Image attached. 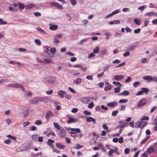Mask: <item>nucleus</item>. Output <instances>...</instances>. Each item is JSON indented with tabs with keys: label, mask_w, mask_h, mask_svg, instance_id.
Segmentation results:
<instances>
[{
	"label": "nucleus",
	"mask_w": 157,
	"mask_h": 157,
	"mask_svg": "<svg viewBox=\"0 0 157 157\" xmlns=\"http://www.w3.org/2000/svg\"><path fill=\"white\" fill-rule=\"evenodd\" d=\"M138 47L137 45H130L127 48V49L129 51H131L135 49L136 47Z\"/></svg>",
	"instance_id": "aec40b11"
},
{
	"label": "nucleus",
	"mask_w": 157,
	"mask_h": 157,
	"mask_svg": "<svg viewBox=\"0 0 157 157\" xmlns=\"http://www.w3.org/2000/svg\"><path fill=\"white\" fill-rule=\"evenodd\" d=\"M45 49L46 50L45 52V53H47V54H48V55H44V56L45 57H49V56L50 54L49 53V48H48V46H45Z\"/></svg>",
	"instance_id": "412c9836"
},
{
	"label": "nucleus",
	"mask_w": 157,
	"mask_h": 157,
	"mask_svg": "<svg viewBox=\"0 0 157 157\" xmlns=\"http://www.w3.org/2000/svg\"><path fill=\"white\" fill-rule=\"evenodd\" d=\"M99 48L98 47H97L93 50V52L94 53H97L99 52Z\"/></svg>",
	"instance_id": "f704fd0d"
},
{
	"label": "nucleus",
	"mask_w": 157,
	"mask_h": 157,
	"mask_svg": "<svg viewBox=\"0 0 157 157\" xmlns=\"http://www.w3.org/2000/svg\"><path fill=\"white\" fill-rule=\"evenodd\" d=\"M58 27L56 25H52L50 27V29L51 30H55L57 29Z\"/></svg>",
	"instance_id": "4be33fe9"
},
{
	"label": "nucleus",
	"mask_w": 157,
	"mask_h": 157,
	"mask_svg": "<svg viewBox=\"0 0 157 157\" xmlns=\"http://www.w3.org/2000/svg\"><path fill=\"white\" fill-rule=\"evenodd\" d=\"M121 88L120 87H116L114 89V92L118 93L120 91Z\"/></svg>",
	"instance_id": "de8ad7c7"
},
{
	"label": "nucleus",
	"mask_w": 157,
	"mask_h": 157,
	"mask_svg": "<svg viewBox=\"0 0 157 157\" xmlns=\"http://www.w3.org/2000/svg\"><path fill=\"white\" fill-rule=\"evenodd\" d=\"M141 90H142L143 93H144L146 94H148V92L149 91V90L147 88L142 87L141 88Z\"/></svg>",
	"instance_id": "a878e982"
},
{
	"label": "nucleus",
	"mask_w": 157,
	"mask_h": 157,
	"mask_svg": "<svg viewBox=\"0 0 157 157\" xmlns=\"http://www.w3.org/2000/svg\"><path fill=\"white\" fill-rule=\"evenodd\" d=\"M150 136H147L146 138H145L144 139L142 140L141 142V143L142 144H144L145 143L147 140L149 138Z\"/></svg>",
	"instance_id": "8fccbe9b"
},
{
	"label": "nucleus",
	"mask_w": 157,
	"mask_h": 157,
	"mask_svg": "<svg viewBox=\"0 0 157 157\" xmlns=\"http://www.w3.org/2000/svg\"><path fill=\"white\" fill-rule=\"evenodd\" d=\"M66 92L62 90H60L58 92V94L61 98L64 97V95L66 94Z\"/></svg>",
	"instance_id": "f8f14e48"
},
{
	"label": "nucleus",
	"mask_w": 157,
	"mask_h": 157,
	"mask_svg": "<svg viewBox=\"0 0 157 157\" xmlns=\"http://www.w3.org/2000/svg\"><path fill=\"white\" fill-rule=\"evenodd\" d=\"M117 105L118 103L117 102L114 101L108 103L107 105V106L111 107H113Z\"/></svg>",
	"instance_id": "9b49d317"
},
{
	"label": "nucleus",
	"mask_w": 157,
	"mask_h": 157,
	"mask_svg": "<svg viewBox=\"0 0 157 157\" xmlns=\"http://www.w3.org/2000/svg\"><path fill=\"white\" fill-rule=\"evenodd\" d=\"M30 102L33 104H36L38 103L37 97H34L32 98Z\"/></svg>",
	"instance_id": "4468645a"
},
{
	"label": "nucleus",
	"mask_w": 157,
	"mask_h": 157,
	"mask_svg": "<svg viewBox=\"0 0 157 157\" xmlns=\"http://www.w3.org/2000/svg\"><path fill=\"white\" fill-rule=\"evenodd\" d=\"M53 124L54 125V126L58 130H59L60 129H61V128H62V127H61L59 124H58L56 122H54L53 123Z\"/></svg>",
	"instance_id": "393cba45"
},
{
	"label": "nucleus",
	"mask_w": 157,
	"mask_h": 157,
	"mask_svg": "<svg viewBox=\"0 0 157 157\" xmlns=\"http://www.w3.org/2000/svg\"><path fill=\"white\" fill-rule=\"evenodd\" d=\"M151 81H155L156 82H157V78L154 77H151Z\"/></svg>",
	"instance_id": "774afa93"
},
{
	"label": "nucleus",
	"mask_w": 157,
	"mask_h": 157,
	"mask_svg": "<svg viewBox=\"0 0 157 157\" xmlns=\"http://www.w3.org/2000/svg\"><path fill=\"white\" fill-rule=\"evenodd\" d=\"M132 78L130 76L128 77L125 80V82L126 83L129 82L132 80Z\"/></svg>",
	"instance_id": "4d7b16f0"
},
{
	"label": "nucleus",
	"mask_w": 157,
	"mask_h": 157,
	"mask_svg": "<svg viewBox=\"0 0 157 157\" xmlns=\"http://www.w3.org/2000/svg\"><path fill=\"white\" fill-rule=\"evenodd\" d=\"M154 151V149L152 147H149L147 150V152L148 154H151Z\"/></svg>",
	"instance_id": "cd10ccee"
},
{
	"label": "nucleus",
	"mask_w": 157,
	"mask_h": 157,
	"mask_svg": "<svg viewBox=\"0 0 157 157\" xmlns=\"http://www.w3.org/2000/svg\"><path fill=\"white\" fill-rule=\"evenodd\" d=\"M105 85L106 86L105 87L104 90L105 91H108L110 90L112 88V86L108 82H106L105 83Z\"/></svg>",
	"instance_id": "423d86ee"
},
{
	"label": "nucleus",
	"mask_w": 157,
	"mask_h": 157,
	"mask_svg": "<svg viewBox=\"0 0 157 157\" xmlns=\"http://www.w3.org/2000/svg\"><path fill=\"white\" fill-rule=\"evenodd\" d=\"M43 102H49L51 100V98L49 97H43Z\"/></svg>",
	"instance_id": "a211bd4d"
},
{
	"label": "nucleus",
	"mask_w": 157,
	"mask_h": 157,
	"mask_svg": "<svg viewBox=\"0 0 157 157\" xmlns=\"http://www.w3.org/2000/svg\"><path fill=\"white\" fill-rule=\"evenodd\" d=\"M10 63L12 64H17L18 65H20V63L17 62H16V61H11L10 62Z\"/></svg>",
	"instance_id": "49530a36"
},
{
	"label": "nucleus",
	"mask_w": 157,
	"mask_h": 157,
	"mask_svg": "<svg viewBox=\"0 0 157 157\" xmlns=\"http://www.w3.org/2000/svg\"><path fill=\"white\" fill-rule=\"evenodd\" d=\"M93 98L89 97H82L80 98L81 101L86 104H87L89 102L91 101V99Z\"/></svg>",
	"instance_id": "f03ea898"
},
{
	"label": "nucleus",
	"mask_w": 157,
	"mask_h": 157,
	"mask_svg": "<svg viewBox=\"0 0 157 157\" xmlns=\"http://www.w3.org/2000/svg\"><path fill=\"white\" fill-rule=\"evenodd\" d=\"M86 121L87 122H92L93 123L95 124L96 122V120L92 117H87L86 119Z\"/></svg>",
	"instance_id": "1a4fd4ad"
},
{
	"label": "nucleus",
	"mask_w": 157,
	"mask_h": 157,
	"mask_svg": "<svg viewBox=\"0 0 157 157\" xmlns=\"http://www.w3.org/2000/svg\"><path fill=\"white\" fill-rule=\"evenodd\" d=\"M123 77L124 76L121 75H117L114 77V78L116 80L119 81L122 79Z\"/></svg>",
	"instance_id": "dca6fc26"
},
{
	"label": "nucleus",
	"mask_w": 157,
	"mask_h": 157,
	"mask_svg": "<svg viewBox=\"0 0 157 157\" xmlns=\"http://www.w3.org/2000/svg\"><path fill=\"white\" fill-rule=\"evenodd\" d=\"M106 53V50H104L100 52L99 53V55L100 56H102L105 54Z\"/></svg>",
	"instance_id": "c9c22d12"
},
{
	"label": "nucleus",
	"mask_w": 157,
	"mask_h": 157,
	"mask_svg": "<svg viewBox=\"0 0 157 157\" xmlns=\"http://www.w3.org/2000/svg\"><path fill=\"white\" fill-rule=\"evenodd\" d=\"M35 6V4L34 3L31 4L27 5H26V7L27 9H30L31 8H33V7Z\"/></svg>",
	"instance_id": "c85d7f7f"
},
{
	"label": "nucleus",
	"mask_w": 157,
	"mask_h": 157,
	"mask_svg": "<svg viewBox=\"0 0 157 157\" xmlns=\"http://www.w3.org/2000/svg\"><path fill=\"white\" fill-rule=\"evenodd\" d=\"M65 97L66 98H67L68 100H70L71 98V96L70 95H68L66 93L65 95Z\"/></svg>",
	"instance_id": "e2e57ef3"
},
{
	"label": "nucleus",
	"mask_w": 157,
	"mask_h": 157,
	"mask_svg": "<svg viewBox=\"0 0 157 157\" xmlns=\"http://www.w3.org/2000/svg\"><path fill=\"white\" fill-rule=\"evenodd\" d=\"M9 82V80L7 79H0V82L4 83L5 82Z\"/></svg>",
	"instance_id": "bf43d9fd"
},
{
	"label": "nucleus",
	"mask_w": 157,
	"mask_h": 157,
	"mask_svg": "<svg viewBox=\"0 0 157 157\" xmlns=\"http://www.w3.org/2000/svg\"><path fill=\"white\" fill-rule=\"evenodd\" d=\"M134 22L135 23V24L137 25H139L140 24V22L138 19H134Z\"/></svg>",
	"instance_id": "79ce46f5"
},
{
	"label": "nucleus",
	"mask_w": 157,
	"mask_h": 157,
	"mask_svg": "<svg viewBox=\"0 0 157 157\" xmlns=\"http://www.w3.org/2000/svg\"><path fill=\"white\" fill-rule=\"evenodd\" d=\"M42 122L41 121L38 120L36 121L35 122V124L38 125H41L42 124Z\"/></svg>",
	"instance_id": "ea45409f"
},
{
	"label": "nucleus",
	"mask_w": 157,
	"mask_h": 157,
	"mask_svg": "<svg viewBox=\"0 0 157 157\" xmlns=\"http://www.w3.org/2000/svg\"><path fill=\"white\" fill-rule=\"evenodd\" d=\"M94 106L93 102H91L88 105V108L90 109L92 108Z\"/></svg>",
	"instance_id": "13d9d810"
},
{
	"label": "nucleus",
	"mask_w": 157,
	"mask_h": 157,
	"mask_svg": "<svg viewBox=\"0 0 157 157\" xmlns=\"http://www.w3.org/2000/svg\"><path fill=\"white\" fill-rule=\"evenodd\" d=\"M140 128L142 129L147 124V123L145 122H140Z\"/></svg>",
	"instance_id": "5701e85b"
},
{
	"label": "nucleus",
	"mask_w": 157,
	"mask_h": 157,
	"mask_svg": "<svg viewBox=\"0 0 157 157\" xmlns=\"http://www.w3.org/2000/svg\"><path fill=\"white\" fill-rule=\"evenodd\" d=\"M37 141H38L40 142H42L43 141V137H38L37 139Z\"/></svg>",
	"instance_id": "864d4df0"
},
{
	"label": "nucleus",
	"mask_w": 157,
	"mask_h": 157,
	"mask_svg": "<svg viewBox=\"0 0 157 157\" xmlns=\"http://www.w3.org/2000/svg\"><path fill=\"white\" fill-rule=\"evenodd\" d=\"M56 51V48L54 47H53L51 48L50 50V52L52 54H54L55 53Z\"/></svg>",
	"instance_id": "c03bdc74"
},
{
	"label": "nucleus",
	"mask_w": 157,
	"mask_h": 157,
	"mask_svg": "<svg viewBox=\"0 0 157 157\" xmlns=\"http://www.w3.org/2000/svg\"><path fill=\"white\" fill-rule=\"evenodd\" d=\"M56 145L57 147L59 149H64L65 147V145L63 144H61L60 143H57L56 144Z\"/></svg>",
	"instance_id": "ddd939ff"
},
{
	"label": "nucleus",
	"mask_w": 157,
	"mask_h": 157,
	"mask_svg": "<svg viewBox=\"0 0 157 157\" xmlns=\"http://www.w3.org/2000/svg\"><path fill=\"white\" fill-rule=\"evenodd\" d=\"M128 101V100L126 99H121L120 100L119 102L120 103H125Z\"/></svg>",
	"instance_id": "58836bf2"
},
{
	"label": "nucleus",
	"mask_w": 157,
	"mask_h": 157,
	"mask_svg": "<svg viewBox=\"0 0 157 157\" xmlns=\"http://www.w3.org/2000/svg\"><path fill=\"white\" fill-rule=\"evenodd\" d=\"M54 141L53 140L49 139L48 140V141L47 142V144L48 145L49 144L54 143Z\"/></svg>",
	"instance_id": "37998d69"
},
{
	"label": "nucleus",
	"mask_w": 157,
	"mask_h": 157,
	"mask_svg": "<svg viewBox=\"0 0 157 157\" xmlns=\"http://www.w3.org/2000/svg\"><path fill=\"white\" fill-rule=\"evenodd\" d=\"M23 110V113L25 117H26L29 114V112L28 109L24 107L22 109Z\"/></svg>",
	"instance_id": "2eb2a0df"
},
{
	"label": "nucleus",
	"mask_w": 157,
	"mask_h": 157,
	"mask_svg": "<svg viewBox=\"0 0 157 157\" xmlns=\"http://www.w3.org/2000/svg\"><path fill=\"white\" fill-rule=\"evenodd\" d=\"M38 136L36 134H34L32 135L31 137L32 140L34 141H37Z\"/></svg>",
	"instance_id": "6ab92c4d"
},
{
	"label": "nucleus",
	"mask_w": 157,
	"mask_h": 157,
	"mask_svg": "<svg viewBox=\"0 0 157 157\" xmlns=\"http://www.w3.org/2000/svg\"><path fill=\"white\" fill-rule=\"evenodd\" d=\"M71 130L73 132H74L76 133V132L80 133L81 132L80 129L79 128H73L71 129Z\"/></svg>",
	"instance_id": "473e14b6"
},
{
	"label": "nucleus",
	"mask_w": 157,
	"mask_h": 157,
	"mask_svg": "<svg viewBox=\"0 0 157 157\" xmlns=\"http://www.w3.org/2000/svg\"><path fill=\"white\" fill-rule=\"evenodd\" d=\"M129 149L128 148H127L124 149V153L126 154H128L129 153Z\"/></svg>",
	"instance_id": "69168bd1"
},
{
	"label": "nucleus",
	"mask_w": 157,
	"mask_h": 157,
	"mask_svg": "<svg viewBox=\"0 0 157 157\" xmlns=\"http://www.w3.org/2000/svg\"><path fill=\"white\" fill-rule=\"evenodd\" d=\"M53 116V113L51 111H48L45 116V118L47 120H49L51 117Z\"/></svg>",
	"instance_id": "6e6552de"
},
{
	"label": "nucleus",
	"mask_w": 157,
	"mask_h": 157,
	"mask_svg": "<svg viewBox=\"0 0 157 157\" xmlns=\"http://www.w3.org/2000/svg\"><path fill=\"white\" fill-rule=\"evenodd\" d=\"M44 61L46 63H51L52 61L51 59H44Z\"/></svg>",
	"instance_id": "72a5a7b5"
},
{
	"label": "nucleus",
	"mask_w": 157,
	"mask_h": 157,
	"mask_svg": "<svg viewBox=\"0 0 157 157\" xmlns=\"http://www.w3.org/2000/svg\"><path fill=\"white\" fill-rule=\"evenodd\" d=\"M120 23V21L119 20H116L109 22V24L112 25L113 24H119Z\"/></svg>",
	"instance_id": "b1692460"
},
{
	"label": "nucleus",
	"mask_w": 157,
	"mask_h": 157,
	"mask_svg": "<svg viewBox=\"0 0 157 157\" xmlns=\"http://www.w3.org/2000/svg\"><path fill=\"white\" fill-rule=\"evenodd\" d=\"M50 4L52 6L56 7L58 9L62 10L63 9L62 6L60 4L56 2H51Z\"/></svg>",
	"instance_id": "39448f33"
},
{
	"label": "nucleus",
	"mask_w": 157,
	"mask_h": 157,
	"mask_svg": "<svg viewBox=\"0 0 157 157\" xmlns=\"http://www.w3.org/2000/svg\"><path fill=\"white\" fill-rule=\"evenodd\" d=\"M70 133L72 136L75 138L78 137V135L76 134V133H75V132H74L71 131L70 132Z\"/></svg>",
	"instance_id": "7c9ffc66"
},
{
	"label": "nucleus",
	"mask_w": 157,
	"mask_h": 157,
	"mask_svg": "<svg viewBox=\"0 0 157 157\" xmlns=\"http://www.w3.org/2000/svg\"><path fill=\"white\" fill-rule=\"evenodd\" d=\"M56 78L54 77H49L46 79V81L51 84L54 83Z\"/></svg>",
	"instance_id": "0eeeda50"
},
{
	"label": "nucleus",
	"mask_w": 157,
	"mask_h": 157,
	"mask_svg": "<svg viewBox=\"0 0 157 157\" xmlns=\"http://www.w3.org/2000/svg\"><path fill=\"white\" fill-rule=\"evenodd\" d=\"M146 99L145 98L141 99L140 101L138 103L137 106L138 107H140L144 106L146 103Z\"/></svg>",
	"instance_id": "20e7f679"
},
{
	"label": "nucleus",
	"mask_w": 157,
	"mask_h": 157,
	"mask_svg": "<svg viewBox=\"0 0 157 157\" xmlns=\"http://www.w3.org/2000/svg\"><path fill=\"white\" fill-rule=\"evenodd\" d=\"M140 84V83L139 82H136L134 83L133 86L134 87H136L137 86Z\"/></svg>",
	"instance_id": "603ef678"
},
{
	"label": "nucleus",
	"mask_w": 157,
	"mask_h": 157,
	"mask_svg": "<svg viewBox=\"0 0 157 157\" xmlns=\"http://www.w3.org/2000/svg\"><path fill=\"white\" fill-rule=\"evenodd\" d=\"M7 86L8 87H16V88H20L23 91H25V88L23 87V86L19 84H8Z\"/></svg>",
	"instance_id": "f257e3e1"
},
{
	"label": "nucleus",
	"mask_w": 157,
	"mask_h": 157,
	"mask_svg": "<svg viewBox=\"0 0 157 157\" xmlns=\"http://www.w3.org/2000/svg\"><path fill=\"white\" fill-rule=\"evenodd\" d=\"M140 121L136 122L135 124V127L136 128H140Z\"/></svg>",
	"instance_id": "3c124183"
},
{
	"label": "nucleus",
	"mask_w": 157,
	"mask_h": 157,
	"mask_svg": "<svg viewBox=\"0 0 157 157\" xmlns=\"http://www.w3.org/2000/svg\"><path fill=\"white\" fill-rule=\"evenodd\" d=\"M143 79L146 80H148L151 81V76L149 75L144 76L143 77Z\"/></svg>",
	"instance_id": "2f4dec72"
},
{
	"label": "nucleus",
	"mask_w": 157,
	"mask_h": 157,
	"mask_svg": "<svg viewBox=\"0 0 157 157\" xmlns=\"http://www.w3.org/2000/svg\"><path fill=\"white\" fill-rule=\"evenodd\" d=\"M7 24L6 22L5 21L2 19L0 18V24L1 25H5Z\"/></svg>",
	"instance_id": "a19ab883"
},
{
	"label": "nucleus",
	"mask_w": 157,
	"mask_h": 157,
	"mask_svg": "<svg viewBox=\"0 0 157 157\" xmlns=\"http://www.w3.org/2000/svg\"><path fill=\"white\" fill-rule=\"evenodd\" d=\"M129 94V92L126 90H124L122 93H120L119 95L127 96Z\"/></svg>",
	"instance_id": "bb28decb"
},
{
	"label": "nucleus",
	"mask_w": 157,
	"mask_h": 157,
	"mask_svg": "<svg viewBox=\"0 0 157 157\" xmlns=\"http://www.w3.org/2000/svg\"><path fill=\"white\" fill-rule=\"evenodd\" d=\"M11 141L10 140V139H8L7 140H5L4 141V143L6 144H10L11 142Z\"/></svg>",
	"instance_id": "338daca9"
},
{
	"label": "nucleus",
	"mask_w": 157,
	"mask_h": 157,
	"mask_svg": "<svg viewBox=\"0 0 157 157\" xmlns=\"http://www.w3.org/2000/svg\"><path fill=\"white\" fill-rule=\"evenodd\" d=\"M103 128L105 130H107L108 132H109V130H108V128L107 125L105 124H104L102 125Z\"/></svg>",
	"instance_id": "a18cd8bd"
},
{
	"label": "nucleus",
	"mask_w": 157,
	"mask_h": 157,
	"mask_svg": "<svg viewBox=\"0 0 157 157\" xmlns=\"http://www.w3.org/2000/svg\"><path fill=\"white\" fill-rule=\"evenodd\" d=\"M130 54V52H129L127 51L124 53L123 56L124 57H126L129 56Z\"/></svg>",
	"instance_id": "0e129e2a"
},
{
	"label": "nucleus",
	"mask_w": 157,
	"mask_h": 157,
	"mask_svg": "<svg viewBox=\"0 0 157 157\" xmlns=\"http://www.w3.org/2000/svg\"><path fill=\"white\" fill-rule=\"evenodd\" d=\"M84 114L86 115H91L90 112L88 111L87 110H85L84 112Z\"/></svg>",
	"instance_id": "680f3d73"
},
{
	"label": "nucleus",
	"mask_w": 157,
	"mask_h": 157,
	"mask_svg": "<svg viewBox=\"0 0 157 157\" xmlns=\"http://www.w3.org/2000/svg\"><path fill=\"white\" fill-rule=\"evenodd\" d=\"M77 121V119H75L71 117H68V120L67 121V123L68 124L72 122L75 123Z\"/></svg>",
	"instance_id": "9d476101"
},
{
	"label": "nucleus",
	"mask_w": 157,
	"mask_h": 157,
	"mask_svg": "<svg viewBox=\"0 0 157 157\" xmlns=\"http://www.w3.org/2000/svg\"><path fill=\"white\" fill-rule=\"evenodd\" d=\"M114 152V150L113 149L110 150L108 152V154L110 156H111L112 155V154Z\"/></svg>",
	"instance_id": "6e6d98bb"
},
{
	"label": "nucleus",
	"mask_w": 157,
	"mask_h": 157,
	"mask_svg": "<svg viewBox=\"0 0 157 157\" xmlns=\"http://www.w3.org/2000/svg\"><path fill=\"white\" fill-rule=\"evenodd\" d=\"M113 83L115 85H117V86H118V85H119L120 86H122V85L121 84V83L118 82L113 81Z\"/></svg>",
	"instance_id": "052dcab7"
},
{
	"label": "nucleus",
	"mask_w": 157,
	"mask_h": 157,
	"mask_svg": "<svg viewBox=\"0 0 157 157\" xmlns=\"http://www.w3.org/2000/svg\"><path fill=\"white\" fill-rule=\"evenodd\" d=\"M35 43L38 45V46H40L41 45V43L40 41V40L39 39H36L35 41Z\"/></svg>",
	"instance_id": "4c0bfd02"
},
{
	"label": "nucleus",
	"mask_w": 157,
	"mask_h": 157,
	"mask_svg": "<svg viewBox=\"0 0 157 157\" xmlns=\"http://www.w3.org/2000/svg\"><path fill=\"white\" fill-rule=\"evenodd\" d=\"M83 147V146L80 145L79 144H77L76 145V146L74 148L76 149H80L81 148Z\"/></svg>",
	"instance_id": "c756f323"
},
{
	"label": "nucleus",
	"mask_w": 157,
	"mask_h": 157,
	"mask_svg": "<svg viewBox=\"0 0 157 157\" xmlns=\"http://www.w3.org/2000/svg\"><path fill=\"white\" fill-rule=\"evenodd\" d=\"M18 7L20 9H23L25 7V5L21 3H18Z\"/></svg>",
	"instance_id": "e433bc0d"
},
{
	"label": "nucleus",
	"mask_w": 157,
	"mask_h": 157,
	"mask_svg": "<svg viewBox=\"0 0 157 157\" xmlns=\"http://www.w3.org/2000/svg\"><path fill=\"white\" fill-rule=\"evenodd\" d=\"M7 137L9 138H11L13 140H16V138L10 135H8L7 136Z\"/></svg>",
	"instance_id": "5fc2aeb1"
},
{
	"label": "nucleus",
	"mask_w": 157,
	"mask_h": 157,
	"mask_svg": "<svg viewBox=\"0 0 157 157\" xmlns=\"http://www.w3.org/2000/svg\"><path fill=\"white\" fill-rule=\"evenodd\" d=\"M59 131V132H58V135L61 138H64L66 136V132L65 130L62 128Z\"/></svg>",
	"instance_id": "7ed1b4c3"
},
{
	"label": "nucleus",
	"mask_w": 157,
	"mask_h": 157,
	"mask_svg": "<svg viewBox=\"0 0 157 157\" xmlns=\"http://www.w3.org/2000/svg\"><path fill=\"white\" fill-rule=\"evenodd\" d=\"M119 111L118 110H115L112 113V115L113 116H115L117 115Z\"/></svg>",
	"instance_id": "09e8293b"
},
{
	"label": "nucleus",
	"mask_w": 157,
	"mask_h": 157,
	"mask_svg": "<svg viewBox=\"0 0 157 157\" xmlns=\"http://www.w3.org/2000/svg\"><path fill=\"white\" fill-rule=\"evenodd\" d=\"M82 79L78 78L77 79H75L73 81V83L75 84H80L82 82Z\"/></svg>",
	"instance_id": "f3484780"
}]
</instances>
